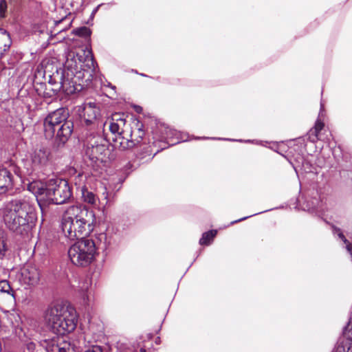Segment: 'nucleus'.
Returning <instances> with one entry per match:
<instances>
[{"label":"nucleus","mask_w":352,"mask_h":352,"mask_svg":"<svg viewBox=\"0 0 352 352\" xmlns=\"http://www.w3.org/2000/svg\"><path fill=\"white\" fill-rule=\"evenodd\" d=\"M302 160V166H305V164L309 165V162L306 160H305L303 158H301Z\"/></svg>","instance_id":"37"},{"label":"nucleus","mask_w":352,"mask_h":352,"mask_svg":"<svg viewBox=\"0 0 352 352\" xmlns=\"http://www.w3.org/2000/svg\"><path fill=\"white\" fill-rule=\"evenodd\" d=\"M137 138L135 139H133V140L136 143V145L141 142L144 136L145 133L141 128H138L137 129Z\"/></svg>","instance_id":"28"},{"label":"nucleus","mask_w":352,"mask_h":352,"mask_svg":"<svg viewBox=\"0 0 352 352\" xmlns=\"http://www.w3.org/2000/svg\"><path fill=\"white\" fill-rule=\"evenodd\" d=\"M12 171L16 175L21 177L19 167L11 166L10 168H8L3 166H0V194L6 193L13 188L14 177L12 173Z\"/></svg>","instance_id":"11"},{"label":"nucleus","mask_w":352,"mask_h":352,"mask_svg":"<svg viewBox=\"0 0 352 352\" xmlns=\"http://www.w3.org/2000/svg\"><path fill=\"white\" fill-rule=\"evenodd\" d=\"M322 108H323V104L321 103L320 104V111H322Z\"/></svg>","instance_id":"41"},{"label":"nucleus","mask_w":352,"mask_h":352,"mask_svg":"<svg viewBox=\"0 0 352 352\" xmlns=\"http://www.w3.org/2000/svg\"><path fill=\"white\" fill-rule=\"evenodd\" d=\"M85 352H103L102 347L98 345H94L86 350Z\"/></svg>","instance_id":"31"},{"label":"nucleus","mask_w":352,"mask_h":352,"mask_svg":"<svg viewBox=\"0 0 352 352\" xmlns=\"http://www.w3.org/2000/svg\"><path fill=\"white\" fill-rule=\"evenodd\" d=\"M81 122L87 126L94 125L100 116V110L94 102L85 103L78 109Z\"/></svg>","instance_id":"10"},{"label":"nucleus","mask_w":352,"mask_h":352,"mask_svg":"<svg viewBox=\"0 0 352 352\" xmlns=\"http://www.w3.org/2000/svg\"><path fill=\"white\" fill-rule=\"evenodd\" d=\"M7 10V1L6 0H0V19L6 18Z\"/></svg>","instance_id":"26"},{"label":"nucleus","mask_w":352,"mask_h":352,"mask_svg":"<svg viewBox=\"0 0 352 352\" xmlns=\"http://www.w3.org/2000/svg\"><path fill=\"white\" fill-rule=\"evenodd\" d=\"M51 154L50 150L48 148L41 147L39 149H36L31 156V164L26 162L25 166H30L27 167L26 173L32 175L34 172H40L47 166Z\"/></svg>","instance_id":"9"},{"label":"nucleus","mask_w":352,"mask_h":352,"mask_svg":"<svg viewBox=\"0 0 352 352\" xmlns=\"http://www.w3.org/2000/svg\"><path fill=\"white\" fill-rule=\"evenodd\" d=\"M3 220L7 228L15 235L25 237L29 236L36 226L37 215L28 201L14 199L6 205Z\"/></svg>","instance_id":"3"},{"label":"nucleus","mask_w":352,"mask_h":352,"mask_svg":"<svg viewBox=\"0 0 352 352\" xmlns=\"http://www.w3.org/2000/svg\"><path fill=\"white\" fill-rule=\"evenodd\" d=\"M107 235L100 233L95 239H82L73 244L68 250V255L72 263L80 267H87L94 260L98 249L106 250Z\"/></svg>","instance_id":"6"},{"label":"nucleus","mask_w":352,"mask_h":352,"mask_svg":"<svg viewBox=\"0 0 352 352\" xmlns=\"http://www.w3.org/2000/svg\"><path fill=\"white\" fill-rule=\"evenodd\" d=\"M117 120L120 121V122H122L123 124H124V122H125V120H124V119H122V118L117 119Z\"/></svg>","instance_id":"38"},{"label":"nucleus","mask_w":352,"mask_h":352,"mask_svg":"<svg viewBox=\"0 0 352 352\" xmlns=\"http://www.w3.org/2000/svg\"><path fill=\"white\" fill-rule=\"evenodd\" d=\"M109 87H111V88H112L113 89H116V87L113 85H111V84H109Z\"/></svg>","instance_id":"40"},{"label":"nucleus","mask_w":352,"mask_h":352,"mask_svg":"<svg viewBox=\"0 0 352 352\" xmlns=\"http://www.w3.org/2000/svg\"><path fill=\"white\" fill-rule=\"evenodd\" d=\"M262 212H257V213H256V214H252V215H250V216H248V217H245L241 218V219H238V220H236V221H232V224L235 223H237V222H240V221H243V220H245V219H247L248 218H249V217H252V216H254V215H256V214H260V213H262Z\"/></svg>","instance_id":"34"},{"label":"nucleus","mask_w":352,"mask_h":352,"mask_svg":"<svg viewBox=\"0 0 352 352\" xmlns=\"http://www.w3.org/2000/svg\"><path fill=\"white\" fill-rule=\"evenodd\" d=\"M36 347V344L33 342H29L26 344V349L29 352H34Z\"/></svg>","instance_id":"32"},{"label":"nucleus","mask_w":352,"mask_h":352,"mask_svg":"<svg viewBox=\"0 0 352 352\" xmlns=\"http://www.w3.org/2000/svg\"><path fill=\"white\" fill-rule=\"evenodd\" d=\"M96 220L95 213L82 205L69 206L61 221V230L69 240L87 239L93 232Z\"/></svg>","instance_id":"4"},{"label":"nucleus","mask_w":352,"mask_h":352,"mask_svg":"<svg viewBox=\"0 0 352 352\" xmlns=\"http://www.w3.org/2000/svg\"><path fill=\"white\" fill-rule=\"evenodd\" d=\"M351 316H352V311H351Z\"/></svg>","instance_id":"44"},{"label":"nucleus","mask_w":352,"mask_h":352,"mask_svg":"<svg viewBox=\"0 0 352 352\" xmlns=\"http://www.w3.org/2000/svg\"><path fill=\"white\" fill-rule=\"evenodd\" d=\"M0 293L12 298H15V292L8 280H0Z\"/></svg>","instance_id":"19"},{"label":"nucleus","mask_w":352,"mask_h":352,"mask_svg":"<svg viewBox=\"0 0 352 352\" xmlns=\"http://www.w3.org/2000/svg\"><path fill=\"white\" fill-rule=\"evenodd\" d=\"M82 199L84 202L91 205H96L98 200L96 195L91 190H89L85 186L81 188Z\"/></svg>","instance_id":"16"},{"label":"nucleus","mask_w":352,"mask_h":352,"mask_svg":"<svg viewBox=\"0 0 352 352\" xmlns=\"http://www.w3.org/2000/svg\"><path fill=\"white\" fill-rule=\"evenodd\" d=\"M328 212L329 210L327 204H325L324 206L322 203L318 206L316 210L318 216L327 224L329 223Z\"/></svg>","instance_id":"22"},{"label":"nucleus","mask_w":352,"mask_h":352,"mask_svg":"<svg viewBox=\"0 0 352 352\" xmlns=\"http://www.w3.org/2000/svg\"><path fill=\"white\" fill-rule=\"evenodd\" d=\"M47 95H48L49 96H51V94L50 93H46Z\"/></svg>","instance_id":"43"},{"label":"nucleus","mask_w":352,"mask_h":352,"mask_svg":"<svg viewBox=\"0 0 352 352\" xmlns=\"http://www.w3.org/2000/svg\"><path fill=\"white\" fill-rule=\"evenodd\" d=\"M74 34L76 36L87 38L91 35V30L89 28L86 26H82L74 30Z\"/></svg>","instance_id":"24"},{"label":"nucleus","mask_w":352,"mask_h":352,"mask_svg":"<svg viewBox=\"0 0 352 352\" xmlns=\"http://www.w3.org/2000/svg\"><path fill=\"white\" fill-rule=\"evenodd\" d=\"M56 73H57L56 76H55L54 74V79H52V78L50 76V79L49 80L50 84L52 85L54 83V80H55L56 77H58L59 78V80H60L61 73L60 74L58 71H57ZM59 83H60V82ZM58 89H61L63 90V88L61 87V84H60V87L58 88H57V89L52 88V90L54 91V94H56Z\"/></svg>","instance_id":"30"},{"label":"nucleus","mask_w":352,"mask_h":352,"mask_svg":"<svg viewBox=\"0 0 352 352\" xmlns=\"http://www.w3.org/2000/svg\"><path fill=\"white\" fill-rule=\"evenodd\" d=\"M41 274L35 267H28L22 270L21 280L28 285H36L40 281Z\"/></svg>","instance_id":"12"},{"label":"nucleus","mask_w":352,"mask_h":352,"mask_svg":"<svg viewBox=\"0 0 352 352\" xmlns=\"http://www.w3.org/2000/svg\"><path fill=\"white\" fill-rule=\"evenodd\" d=\"M12 45V39L8 32L0 29V60L4 56L5 53L9 50Z\"/></svg>","instance_id":"14"},{"label":"nucleus","mask_w":352,"mask_h":352,"mask_svg":"<svg viewBox=\"0 0 352 352\" xmlns=\"http://www.w3.org/2000/svg\"><path fill=\"white\" fill-rule=\"evenodd\" d=\"M352 342V317L343 330V336Z\"/></svg>","instance_id":"25"},{"label":"nucleus","mask_w":352,"mask_h":352,"mask_svg":"<svg viewBox=\"0 0 352 352\" xmlns=\"http://www.w3.org/2000/svg\"><path fill=\"white\" fill-rule=\"evenodd\" d=\"M331 153L337 160H338L340 157H343L342 151L340 146L338 148L335 147L333 148H331Z\"/></svg>","instance_id":"29"},{"label":"nucleus","mask_w":352,"mask_h":352,"mask_svg":"<svg viewBox=\"0 0 352 352\" xmlns=\"http://www.w3.org/2000/svg\"><path fill=\"white\" fill-rule=\"evenodd\" d=\"M27 189L35 195L42 212L51 204H65L73 199L72 188L69 182L58 177L33 180L27 184Z\"/></svg>","instance_id":"1"},{"label":"nucleus","mask_w":352,"mask_h":352,"mask_svg":"<svg viewBox=\"0 0 352 352\" xmlns=\"http://www.w3.org/2000/svg\"><path fill=\"white\" fill-rule=\"evenodd\" d=\"M110 138L97 133H90L84 141L85 155L92 162L105 163L111 160L114 146L110 143Z\"/></svg>","instance_id":"8"},{"label":"nucleus","mask_w":352,"mask_h":352,"mask_svg":"<svg viewBox=\"0 0 352 352\" xmlns=\"http://www.w3.org/2000/svg\"><path fill=\"white\" fill-rule=\"evenodd\" d=\"M217 230H210L203 233L201 238L199 239V244L201 245H208L213 240L217 234Z\"/></svg>","instance_id":"21"},{"label":"nucleus","mask_w":352,"mask_h":352,"mask_svg":"<svg viewBox=\"0 0 352 352\" xmlns=\"http://www.w3.org/2000/svg\"><path fill=\"white\" fill-rule=\"evenodd\" d=\"M331 232L337 241L342 242L343 244L348 243L349 240L346 239L344 231L342 229L331 224Z\"/></svg>","instance_id":"20"},{"label":"nucleus","mask_w":352,"mask_h":352,"mask_svg":"<svg viewBox=\"0 0 352 352\" xmlns=\"http://www.w3.org/2000/svg\"><path fill=\"white\" fill-rule=\"evenodd\" d=\"M44 318L49 328L57 336L69 333L76 327L74 316L70 314L65 307L59 303L49 306Z\"/></svg>","instance_id":"7"},{"label":"nucleus","mask_w":352,"mask_h":352,"mask_svg":"<svg viewBox=\"0 0 352 352\" xmlns=\"http://www.w3.org/2000/svg\"><path fill=\"white\" fill-rule=\"evenodd\" d=\"M134 109L138 113H140L142 111V107L139 106V105H135L134 106Z\"/></svg>","instance_id":"35"},{"label":"nucleus","mask_w":352,"mask_h":352,"mask_svg":"<svg viewBox=\"0 0 352 352\" xmlns=\"http://www.w3.org/2000/svg\"><path fill=\"white\" fill-rule=\"evenodd\" d=\"M44 135L47 139H54L58 147H63L74 131V122L69 119L67 108H59L48 113L43 120Z\"/></svg>","instance_id":"5"},{"label":"nucleus","mask_w":352,"mask_h":352,"mask_svg":"<svg viewBox=\"0 0 352 352\" xmlns=\"http://www.w3.org/2000/svg\"><path fill=\"white\" fill-rule=\"evenodd\" d=\"M87 289H88V285H87V284L86 287H82V290H83V291H84V290H87Z\"/></svg>","instance_id":"39"},{"label":"nucleus","mask_w":352,"mask_h":352,"mask_svg":"<svg viewBox=\"0 0 352 352\" xmlns=\"http://www.w3.org/2000/svg\"><path fill=\"white\" fill-rule=\"evenodd\" d=\"M59 338L54 336L50 339H43L40 341L41 345L46 350L47 352H54L55 347L58 344Z\"/></svg>","instance_id":"18"},{"label":"nucleus","mask_w":352,"mask_h":352,"mask_svg":"<svg viewBox=\"0 0 352 352\" xmlns=\"http://www.w3.org/2000/svg\"><path fill=\"white\" fill-rule=\"evenodd\" d=\"M295 170L297 172V167L296 166H294Z\"/></svg>","instance_id":"42"},{"label":"nucleus","mask_w":352,"mask_h":352,"mask_svg":"<svg viewBox=\"0 0 352 352\" xmlns=\"http://www.w3.org/2000/svg\"><path fill=\"white\" fill-rule=\"evenodd\" d=\"M324 127V123L320 119H318L316 122L314 128L311 129L307 133L308 139L314 142L318 139L319 133Z\"/></svg>","instance_id":"17"},{"label":"nucleus","mask_w":352,"mask_h":352,"mask_svg":"<svg viewBox=\"0 0 352 352\" xmlns=\"http://www.w3.org/2000/svg\"><path fill=\"white\" fill-rule=\"evenodd\" d=\"M7 250L6 243L2 239V232L0 230V258L3 256Z\"/></svg>","instance_id":"27"},{"label":"nucleus","mask_w":352,"mask_h":352,"mask_svg":"<svg viewBox=\"0 0 352 352\" xmlns=\"http://www.w3.org/2000/svg\"><path fill=\"white\" fill-rule=\"evenodd\" d=\"M55 351L54 352H67V348L64 346H61L58 343L57 346H54Z\"/></svg>","instance_id":"33"},{"label":"nucleus","mask_w":352,"mask_h":352,"mask_svg":"<svg viewBox=\"0 0 352 352\" xmlns=\"http://www.w3.org/2000/svg\"><path fill=\"white\" fill-rule=\"evenodd\" d=\"M109 129L110 132L111 133L112 137H120V134L123 132V131L120 130V124L114 122V119L109 123Z\"/></svg>","instance_id":"23"},{"label":"nucleus","mask_w":352,"mask_h":352,"mask_svg":"<svg viewBox=\"0 0 352 352\" xmlns=\"http://www.w3.org/2000/svg\"><path fill=\"white\" fill-rule=\"evenodd\" d=\"M96 65L92 55L87 56L82 64H78L74 59H67L61 69L63 91L67 95L80 92L91 82L96 72Z\"/></svg>","instance_id":"2"},{"label":"nucleus","mask_w":352,"mask_h":352,"mask_svg":"<svg viewBox=\"0 0 352 352\" xmlns=\"http://www.w3.org/2000/svg\"><path fill=\"white\" fill-rule=\"evenodd\" d=\"M134 131H131V133L126 136H124V131L120 134V137H111V140L116 144L113 145L114 147L118 146L121 150H126L132 148L135 146H136V143L132 138V135Z\"/></svg>","instance_id":"13"},{"label":"nucleus","mask_w":352,"mask_h":352,"mask_svg":"<svg viewBox=\"0 0 352 352\" xmlns=\"http://www.w3.org/2000/svg\"><path fill=\"white\" fill-rule=\"evenodd\" d=\"M135 352H146V349L144 347H140L135 349Z\"/></svg>","instance_id":"36"},{"label":"nucleus","mask_w":352,"mask_h":352,"mask_svg":"<svg viewBox=\"0 0 352 352\" xmlns=\"http://www.w3.org/2000/svg\"><path fill=\"white\" fill-rule=\"evenodd\" d=\"M331 352H352V342L345 337H340Z\"/></svg>","instance_id":"15"}]
</instances>
